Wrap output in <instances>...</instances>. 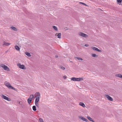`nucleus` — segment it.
<instances>
[{
    "instance_id": "obj_24",
    "label": "nucleus",
    "mask_w": 122,
    "mask_h": 122,
    "mask_svg": "<svg viewBox=\"0 0 122 122\" xmlns=\"http://www.w3.org/2000/svg\"><path fill=\"white\" fill-rule=\"evenodd\" d=\"M87 118L88 120H89L90 121H92V119L91 117L89 116H87Z\"/></svg>"
},
{
    "instance_id": "obj_1",
    "label": "nucleus",
    "mask_w": 122,
    "mask_h": 122,
    "mask_svg": "<svg viewBox=\"0 0 122 122\" xmlns=\"http://www.w3.org/2000/svg\"><path fill=\"white\" fill-rule=\"evenodd\" d=\"M4 84L8 88L10 89H11L14 90H15L16 91V90L12 86L10 83L9 82H8L7 81H5V82Z\"/></svg>"
},
{
    "instance_id": "obj_3",
    "label": "nucleus",
    "mask_w": 122,
    "mask_h": 122,
    "mask_svg": "<svg viewBox=\"0 0 122 122\" xmlns=\"http://www.w3.org/2000/svg\"><path fill=\"white\" fill-rule=\"evenodd\" d=\"M17 66L19 68L22 69H25L26 68L25 66L23 65H21L19 63L17 64Z\"/></svg>"
},
{
    "instance_id": "obj_11",
    "label": "nucleus",
    "mask_w": 122,
    "mask_h": 122,
    "mask_svg": "<svg viewBox=\"0 0 122 122\" xmlns=\"http://www.w3.org/2000/svg\"><path fill=\"white\" fill-rule=\"evenodd\" d=\"M61 33H56L55 34V36H57V38L60 39L61 38Z\"/></svg>"
},
{
    "instance_id": "obj_6",
    "label": "nucleus",
    "mask_w": 122,
    "mask_h": 122,
    "mask_svg": "<svg viewBox=\"0 0 122 122\" xmlns=\"http://www.w3.org/2000/svg\"><path fill=\"white\" fill-rule=\"evenodd\" d=\"M1 67H3L4 70L9 71H10L9 68L6 66L4 64L2 65Z\"/></svg>"
},
{
    "instance_id": "obj_28",
    "label": "nucleus",
    "mask_w": 122,
    "mask_h": 122,
    "mask_svg": "<svg viewBox=\"0 0 122 122\" xmlns=\"http://www.w3.org/2000/svg\"><path fill=\"white\" fill-rule=\"evenodd\" d=\"M80 4H83V5H85V6H87V5H86L85 4V3H83V2H80Z\"/></svg>"
},
{
    "instance_id": "obj_2",
    "label": "nucleus",
    "mask_w": 122,
    "mask_h": 122,
    "mask_svg": "<svg viewBox=\"0 0 122 122\" xmlns=\"http://www.w3.org/2000/svg\"><path fill=\"white\" fill-rule=\"evenodd\" d=\"M78 35L80 36H81L85 38L87 37L88 36L87 35L82 32H80L79 33Z\"/></svg>"
},
{
    "instance_id": "obj_14",
    "label": "nucleus",
    "mask_w": 122,
    "mask_h": 122,
    "mask_svg": "<svg viewBox=\"0 0 122 122\" xmlns=\"http://www.w3.org/2000/svg\"><path fill=\"white\" fill-rule=\"evenodd\" d=\"M32 99L31 98H28L27 99L28 102V103L30 104V103L31 102V101H32Z\"/></svg>"
},
{
    "instance_id": "obj_12",
    "label": "nucleus",
    "mask_w": 122,
    "mask_h": 122,
    "mask_svg": "<svg viewBox=\"0 0 122 122\" xmlns=\"http://www.w3.org/2000/svg\"><path fill=\"white\" fill-rule=\"evenodd\" d=\"M76 78V81H80L83 80V79L82 78Z\"/></svg>"
},
{
    "instance_id": "obj_31",
    "label": "nucleus",
    "mask_w": 122,
    "mask_h": 122,
    "mask_svg": "<svg viewBox=\"0 0 122 122\" xmlns=\"http://www.w3.org/2000/svg\"><path fill=\"white\" fill-rule=\"evenodd\" d=\"M85 46H86V47H88L89 46V45L88 44H86L85 45Z\"/></svg>"
},
{
    "instance_id": "obj_23",
    "label": "nucleus",
    "mask_w": 122,
    "mask_h": 122,
    "mask_svg": "<svg viewBox=\"0 0 122 122\" xmlns=\"http://www.w3.org/2000/svg\"><path fill=\"white\" fill-rule=\"evenodd\" d=\"M32 109L33 111H35L36 110V106H34L32 107Z\"/></svg>"
},
{
    "instance_id": "obj_16",
    "label": "nucleus",
    "mask_w": 122,
    "mask_h": 122,
    "mask_svg": "<svg viewBox=\"0 0 122 122\" xmlns=\"http://www.w3.org/2000/svg\"><path fill=\"white\" fill-rule=\"evenodd\" d=\"M15 48L17 51H20V48L18 46H15Z\"/></svg>"
},
{
    "instance_id": "obj_20",
    "label": "nucleus",
    "mask_w": 122,
    "mask_h": 122,
    "mask_svg": "<svg viewBox=\"0 0 122 122\" xmlns=\"http://www.w3.org/2000/svg\"><path fill=\"white\" fill-rule=\"evenodd\" d=\"M92 56L93 57H98V55L96 54H92Z\"/></svg>"
},
{
    "instance_id": "obj_27",
    "label": "nucleus",
    "mask_w": 122,
    "mask_h": 122,
    "mask_svg": "<svg viewBox=\"0 0 122 122\" xmlns=\"http://www.w3.org/2000/svg\"><path fill=\"white\" fill-rule=\"evenodd\" d=\"M39 120L40 122H44L43 120L41 118H39Z\"/></svg>"
},
{
    "instance_id": "obj_15",
    "label": "nucleus",
    "mask_w": 122,
    "mask_h": 122,
    "mask_svg": "<svg viewBox=\"0 0 122 122\" xmlns=\"http://www.w3.org/2000/svg\"><path fill=\"white\" fill-rule=\"evenodd\" d=\"M10 45V43H6L4 41V42L3 45H5L6 46H8Z\"/></svg>"
},
{
    "instance_id": "obj_37",
    "label": "nucleus",
    "mask_w": 122,
    "mask_h": 122,
    "mask_svg": "<svg viewBox=\"0 0 122 122\" xmlns=\"http://www.w3.org/2000/svg\"><path fill=\"white\" fill-rule=\"evenodd\" d=\"M20 104H21V103H20Z\"/></svg>"
},
{
    "instance_id": "obj_25",
    "label": "nucleus",
    "mask_w": 122,
    "mask_h": 122,
    "mask_svg": "<svg viewBox=\"0 0 122 122\" xmlns=\"http://www.w3.org/2000/svg\"><path fill=\"white\" fill-rule=\"evenodd\" d=\"M52 27H53V28L55 30H56V31H57L58 30V29L56 26H53Z\"/></svg>"
},
{
    "instance_id": "obj_18",
    "label": "nucleus",
    "mask_w": 122,
    "mask_h": 122,
    "mask_svg": "<svg viewBox=\"0 0 122 122\" xmlns=\"http://www.w3.org/2000/svg\"><path fill=\"white\" fill-rule=\"evenodd\" d=\"M11 29L14 31H16L17 30V28L13 26L11 27Z\"/></svg>"
},
{
    "instance_id": "obj_8",
    "label": "nucleus",
    "mask_w": 122,
    "mask_h": 122,
    "mask_svg": "<svg viewBox=\"0 0 122 122\" xmlns=\"http://www.w3.org/2000/svg\"><path fill=\"white\" fill-rule=\"evenodd\" d=\"M79 117L80 118L84 121H85L86 122H87L88 121V120L86 119L82 116H79Z\"/></svg>"
},
{
    "instance_id": "obj_13",
    "label": "nucleus",
    "mask_w": 122,
    "mask_h": 122,
    "mask_svg": "<svg viewBox=\"0 0 122 122\" xmlns=\"http://www.w3.org/2000/svg\"><path fill=\"white\" fill-rule=\"evenodd\" d=\"M79 104L80 105L82 106L83 107H85V106L84 103L82 102H80Z\"/></svg>"
},
{
    "instance_id": "obj_30",
    "label": "nucleus",
    "mask_w": 122,
    "mask_h": 122,
    "mask_svg": "<svg viewBox=\"0 0 122 122\" xmlns=\"http://www.w3.org/2000/svg\"><path fill=\"white\" fill-rule=\"evenodd\" d=\"M61 69H62L64 70L65 69V67L62 66L61 67Z\"/></svg>"
},
{
    "instance_id": "obj_5",
    "label": "nucleus",
    "mask_w": 122,
    "mask_h": 122,
    "mask_svg": "<svg viewBox=\"0 0 122 122\" xmlns=\"http://www.w3.org/2000/svg\"><path fill=\"white\" fill-rule=\"evenodd\" d=\"M40 98H36L35 101V103L37 107H39L38 102L39 101Z\"/></svg>"
},
{
    "instance_id": "obj_17",
    "label": "nucleus",
    "mask_w": 122,
    "mask_h": 122,
    "mask_svg": "<svg viewBox=\"0 0 122 122\" xmlns=\"http://www.w3.org/2000/svg\"><path fill=\"white\" fill-rule=\"evenodd\" d=\"M116 76L122 78V75L120 74H118L116 75Z\"/></svg>"
},
{
    "instance_id": "obj_4",
    "label": "nucleus",
    "mask_w": 122,
    "mask_h": 122,
    "mask_svg": "<svg viewBox=\"0 0 122 122\" xmlns=\"http://www.w3.org/2000/svg\"><path fill=\"white\" fill-rule=\"evenodd\" d=\"M1 97L2 98L4 99L7 100L8 101H11L10 99L9 98L4 95H2L1 96Z\"/></svg>"
},
{
    "instance_id": "obj_36",
    "label": "nucleus",
    "mask_w": 122,
    "mask_h": 122,
    "mask_svg": "<svg viewBox=\"0 0 122 122\" xmlns=\"http://www.w3.org/2000/svg\"><path fill=\"white\" fill-rule=\"evenodd\" d=\"M69 61L71 62H73L72 61H70V60H69Z\"/></svg>"
},
{
    "instance_id": "obj_19",
    "label": "nucleus",
    "mask_w": 122,
    "mask_h": 122,
    "mask_svg": "<svg viewBox=\"0 0 122 122\" xmlns=\"http://www.w3.org/2000/svg\"><path fill=\"white\" fill-rule=\"evenodd\" d=\"M75 58L80 61H82L83 60L82 59L78 57H75Z\"/></svg>"
},
{
    "instance_id": "obj_22",
    "label": "nucleus",
    "mask_w": 122,
    "mask_h": 122,
    "mask_svg": "<svg viewBox=\"0 0 122 122\" xmlns=\"http://www.w3.org/2000/svg\"><path fill=\"white\" fill-rule=\"evenodd\" d=\"M34 95H30L29 98H31L32 99H33V98H34Z\"/></svg>"
},
{
    "instance_id": "obj_35",
    "label": "nucleus",
    "mask_w": 122,
    "mask_h": 122,
    "mask_svg": "<svg viewBox=\"0 0 122 122\" xmlns=\"http://www.w3.org/2000/svg\"><path fill=\"white\" fill-rule=\"evenodd\" d=\"M8 50H7V51H5V52L6 53H7V52H8Z\"/></svg>"
},
{
    "instance_id": "obj_9",
    "label": "nucleus",
    "mask_w": 122,
    "mask_h": 122,
    "mask_svg": "<svg viewBox=\"0 0 122 122\" xmlns=\"http://www.w3.org/2000/svg\"><path fill=\"white\" fill-rule=\"evenodd\" d=\"M92 48L93 50L96 51H97L99 52H101V50L99 49L98 48L95 47H92Z\"/></svg>"
},
{
    "instance_id": "obj_33",
    "label": "nucleus",
    "mask_w": 122,
    "mask_h": 122,
    "mask_svg": "<svg viewBox=\"0 0 122 122\" xmlns=\"http://www.w3.org/2000/svg\"><path fill=\"white\" fill-rule=\"evenodd\" d=\"M58 57V56L57 55H56L55 56V57L56 58H57Z\"/></svg>"
},
{
    "instance_id": "obj_26",
    "label": "nucleus",
    "mask_w": 122,
    "mask_h": 122,
    "mask_svg": "<svg viewBox=\"0 0 122 122\" xmlns=\"http://www.w3.org/2000/svg\"><path fill=\"white\" fill-rule=\"evenodd\" d=\"M76 78L74 77H72L71 78V80L74 81H76Z\"/></svg>"
},
{
    "instance_id": "obj_10",
    "label": "nucleus",
    "mask_w": 122,
    "mask_h": 122,
    "mask_svg": "<svg viewBox=\"0 0 122 122\" xmlns=\"http://www.w3.org/2000/svg\"><path fill=\"white\" fill-rule=\"evenodd\" d=\"M35 95H36V96L35 97L36 98H40V95L39 92H36Z\"/></svg>"
},
{
    "instance_id": "obj_32",
    "label": "nucleus",
    "mask_w": 122,
    "mask_h": 122,
    "mask_svg": "<svg viewBox=\"0 0 122 122\" xmlns=\"http://www.w3.org/2000/svg\"><path fill=\"white\" fill-rule=\"evenodd\" d=\"M67 78V76H63V78L64 79H66Z\"/></svg>"
},
{
    "instance_id": "obj_34",
    "label": "nucleus",
    "mask_w": 122,
    "mask_h": 122,
    "mask_svg": "<svg viewBox=\"0 0 122 122\" xmlns=\"http://www.w3.org/2000/svg\"><path fill=\"white\" fill-rule=\"evenodd\" d=\"M24 106L22 104V108Z\"/></svg>"
},
{
    "instance_id": "obj_29",
    "label": "nucleus",
    "mask_w": 122,
    "mask_h": 122,
    "mask_svg": "<svg viewBox=\"0 0 122 122\" xmlns=\"http://www.w3.org/2000/svg\"><path fill=\"white\" fill-rule=\"evenodd\" d=\"M122 1V0H117V2L119 3H121Z\"/></svg>"
},
{
    "instance_id": "obj_21",
    "label": "nucleus",
    "mask_w": 122,
    "mask_h": 122,
    "mask_svg": "<svg viewBox=\"0 0 122 122\" xmlns=\"http://www.w3.org/2000/svg\"><path fill=\"white\" fill-rule=\"evenodd\" d=\"M25 54L28 56H31L30 53L27 52H25Z\"/></svg>"
},
{
    "instance_id": "obj_7",
    "label": "nucleus",
    "mask_w": 122,
    "mask_h": 122,
    "mask_svg": "<svg viewBox=\"0 0 122 122\" xmlns=\"http://www.w3.org/2000/svg\"><path fill=\"white\" fill-rule=\"evenodd\" d=\"M106 97L110 101H112L113 100V99L108 95H106Z\"/></svg>"
}]
</instances>
